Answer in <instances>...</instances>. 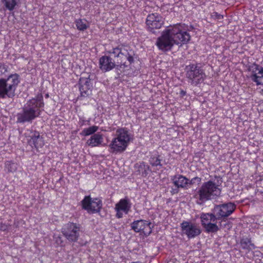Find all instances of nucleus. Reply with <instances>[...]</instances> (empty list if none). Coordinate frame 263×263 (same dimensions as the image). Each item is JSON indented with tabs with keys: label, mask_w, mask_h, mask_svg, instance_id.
<instances>
[{
	"label": "nucleus",
	"mask_w": 263,
	"mask_h": 263,
	"mask_svg": "<svg viewBox=\"0 0 263 263\" xmlns=\"http://www.w3.org/2000/svg\"><path fill=\"white\" fill-rule=\"evenodd\" d=\"M202 227L209 233H214L218 230L216 224L217 218L213 214L202 213L200 216Z\"/></svg>",
	"instance_id": "1a4fd4ad"
},
{
	"label": "nucleus",
	"mask_w": 263,
	"mask_h": 263,
	"mask_svg": "<svg viewBox=\"0 0 263 263\" xmlns=\"http://www.w3.org/2000/svg\"><path fill=\"white\" fill-rule=\"evenodd\" d=\"M7 71V66L4 64H0V77L3 76Z\"/></svg>",
	"instance_id": "7c9ffc66"
},
{
	"label": "nucleus",
	"mask_w": 263,
	"mask_h": 263,
	"mask_svg": "<svg viewBox=\"0 0 263 263\" xmlns=\"http://www.w3.org/2000/svg\"><path fill=\"white\" fill-rule=\"evenodd\" d=\"M164 18L158 13H153L147 15L146 25L150 31L160 28L164 24Z\"/></svg>",
	"instance_id": "f8f14e48"
},
{
	"label": "nucleus",
	"mask_w": 263,
	"mask_h": 263,
	"mask_svg": "<svg viewBox=\"0 0 263 263\" xmlns=\"http://www.w3.org/2000/svg\"><path fill=\"white\" fill-rule=\"evenodd\" d=\"M196 180L199 181L200 179L198 177H195L191 180H189L187 178L181 175H176L172 179L173 183L175 186L178 188L185 189L189 188L190 185Z\"/></svg>",
	"instance_id": "dca6fc26"
},
{
	"label": "nucleus",
	"mask_w": 263,
	"mask_h": 263,
	"mask_svg": "<svg viewBox=\"0 0 263 263\" xmlns=\"http://www.w3.org/2000/svg\"><path fill=\"white\" fill-rule=\"evenodd\" d=\"M132 140V135L126 128L118 129L115 137L109 145L110 152L116 154L124 152Z\"/></svg>",
	"instance_id": "f03ea898"
},
{
	"label": "nucleus",
	"mask_w": 263,
	"mask_h": 263,
	"mask_svg": "<svg viewBox=\"0 0 263 263\" xmlns=\"http://www.w3.org/2000/svg\"><path fill=\"white\" fill-rule=\"evenodd\" d=\"M131 208V203L127 199H121L116 204L115 210L116 212V217L121 218L123 214L128 213Z\"/></svg>",
	"instance_id": "f3484780"
},
{
	"label": "nucleus",
	"mask_w": 263,
	"mask_h": 263,
	"mask_svg": "<svg viewBox=\"0 0 263 263\" xmlns=\"http://www.w3.org/2000/svg\"><path fill=\"white\" fill-rule=\"evenodd\" d=\"M80 91L82 96H88L90 94L91 92V88L85 87L84 85H82V86H80Z\"/></svg>",
	"instance_id": "cd10ccee"
},
{
	"label": "nucleus",
	"mask_w": 263,
	"mask_h": 263,
	"mask_svg": "<svg viewBox=\"0 0 263 263\" xmlns=\"http://www.w3.org/2000/svg\"><path fill=\"white\" fill-rule=\"evenodd\" d=\"M151 223L144 220L134 221L132 223V228L136 232L143 233L144 235H148L152 232Z\"/></svg>",
	"instance_id": "4468645a"
},
{
	"label": "nucleus",
	"mask_w": 263,
	"mask_h": 263,
	"mask_svg": "<svg viewBox=\"0 0 263 263\" xmlns=\"http://www.w3.org/2000/svg\"><path fill=\"white\" fill-rule=\"evenodd\" d=\"M250 78L257 85L261 86L263 85V68L255 65L252 70Z\"/></svg>",
	"instance_id": "a211bd4d"
},
{
	"label": "nucleus",
	"mask_w": 263,
	"mask_h": 263,
	"mask_svg": "<svg viewBox=\"0 0 263 263\" xmlns=\"http://www.w3.org/2000/svg\"><path fill=\"white\" fill-rule=\"evenodd\" d=\"M80 86L84 85L85 87L91 88L92 83L91 80L89 78L82 77L80 79L79 81Z\"/></svg>",
	"instance_id": "a878e982"
},
{
	"label": "nucleus",
	"mask_w": 263,
	"mask_h": 263,
	"mask_svg": "<svg viewBox=\"0 0 263 263\" xmlns=\"http://www.w3.org/2000/svg\"><path fill=\"white\" fill-rule=\"evenodd\" d=\"M235 208V204L229 202L216 206L214 211L215 214L220 217H227L234 211Z\"/></svg>",
	"instance_id": "2eb2a0df"
},
{
	"label": "nucleus",
	"mask_w": 263,
	"mask_h": 263,
	"mask_svg": "<svg viewBox=\"0 0 263 263\" xmlns=\"http://www.w3.org/2000/svg\"><path fill=\"white\" fill-rule=\"evenodd\" d=\"M111 53H112L115 55V57H117L119 59L117 60V61H121V60L122 59V54H123L124 53H122L120 49L116 48L112 49V51L110 52Z\"/></svg>",
	"instance_id": "c85d7f7f"
},
{
	"label": "nucleus",
	"mask_w": 263,
	"mask_h": 263,
	"mask_svg": "<svg viewBox=\"0 0 263 263\" xmlns=\"http://www.w3.org/2000/svg\"><path fill=\"white\" fill-rule=\"evenodd\" d=\"M89 122L88 121H85L82 119H80L79 122V124L80 126H82L84 125H86V123L88 124Z\"/></svg>",
	"instance_id": "473e14b6"
},
{
	"label": "nucleus",
	"mask_w": 263,
	"mask_h": 263,
	"mask_svg": "<svg viewBox=\"0 0 263 263\" xmlns=\"http://www.w3.org/2000/svg\"><path fill=\"white\" fill-rule=\"evenodd\" d=\"M80 227L74 223H68L62 229L64 236L70 241H76L80 235Z\"/></svg>",
	"instance_id": "9b49d317"
},
{
	"label": "nucleus",
	"mask_w": 263,
	"mask_h": 263,
	"mask_svg": "<svg viewBox=\"0 0 263 263\" xmlns=\"http://www.w3.org/2000/svg\"><path fill=\"white\" fill-rule=\"evenodd\" d=\"M77 29L80 31L86 30L89 26V23L85 20L79 19L76 21Z\"/></svg>",
	"instance_id": "4be33fe9"
},
{
	"label": "nucleus",
	"mask_w": 263,
	"mask_h": 263,
	"mask_svg": "<svg viewBox=\"0 0 263 263\" xmlns=\"http://www.w3.org/2000/svg\"><path fill=\"white\" fill-rule=\"evenodd\" d=\"M151 164L154 166H158L160 165V160L157 156L151 157L149 160Z\"/></svg>",
	"instance_id": "c756f323"
},
{
	"label": "nucleus",
	"mask_w": 263,
	"mask_h": 263,
	"mask_svg": "<svg viewBox=\"0 0 263 263\" xmlns=\"http://www.w3.org/2000/svg\"><path fill=\"white\" fill-rule=\"evenodd\" d=\"M221 190L213 181H208L202 184L197 193V197L201 201H205L219 196Z\"/></svg>",
	"instance_id": "39448f33"
},
{
	"label": "nucleus",
	"mask_w": 263,
	"mask_h": 263,
	"mask_svg": "<svg viewBox=\"0 0 263 263\" xmlns=\"http://www.w3.org/2000/svg\"><path fill=\"white\" fill-rule=\"evenodd\" d=\"M5 169L8 172H14L17 170V164L12 161H7L5 163Z\"/></svg>",
	"instance_id": "bb28decb"
},
{
	"label": "nucleus",
	"mask_w": 263,
	"mask_h": 263,
	"mask_svg": "<svg viewBox=\"0 0 263 263\" xmlns=\"http://www.w3.org/2000/svg\"><path fill=\"white\" fill-rule=\"evenodd\" d=\"M262 88H261V93L263 95V85L261 86Z\"/></svg>",
	"instance_id": "c9c22d12"
},
{
	"label": "nucleus",
	"mask_w": 263,
	"mask_h": 263,
	"mask_svg": "<svg viewBox=\"0 0 263 263\" xmlns=\"http://www.w3.org/2000/svg\"><path fill=\"white\" fill-rule=\"evenodd\" d=\"M8 229V226L4 224H1L0 226V230L2 231H6Z\"/></svg>",
	"instance_id": "72a5a7b5"
},
{
	"label": "nucleus",
	"mask_w": 263,
	"mask_h": 263,
	"mask_svg": "<svg viewBox=\"0 0 263 263\" xmlns=\"http://www.w3.org/2000/svg\"><path fill=\"white\" fill-rule=\"evenodd\" d=\"M19 82V76L16 73L10 74L6 79H0V98L13 97Z\"/></svg>",
	"instance_id": "7ed1b4c3"
},
{
	"label": "nucleus",
	"mask_w": 263,
	"mask_h": 263,
	"mask_svg": "<svg viewBox=\"0 0 263 263\" xmlns=\"http://www.w3.org/2000/svg\"><path fill=\"white\" fill-rule=\"evenodd\" d=\"M54 239H55V243H57V245L58 246H60V245H61L62 244V240L61 237H60V236H57V237L54 236Z\"/></svg>",
	"instance_id": "2f4dec72"
},
{
	"label": "nucleus",
	"mask_w": 263,
	"mask_h": 263,
	"mask_svg": "<svg viewBox=\"0 0 263 263\" xmlns=\"http://www.w3.org/2000/svg\"><path fill=\"white\" fill-rule=\"evenodd\" d=\"M240 247L243 249L251 250L254 246L249 239L246 238L241 239Z\"/></svg>",
	"instance_id": "393cba45"
},
{
	"label": "nucleus",
	"mask_w": 263,
	"mask_h": 263,
	"mask_svg": "<svg viewBox=\"0 0 263 263\" xmlns=\"http://www.w3.org/2000/svg\"><path fill=\"white\" fill-rule=\"evenodd\" d=\"M181 228L183 233L189 238L195 237L201 233L199 227L196 223L191 222H182L181 224Z\"/></svg>",
	"instance_id": "ddd939ff"
},
{
	"label": "nucleus",
	"mask_w": 263,
	"mask_h": 263,
	"mask_svg": "<svg viewBox=\"0 0 263 263\" xmlns=\"http://www.w3.org/2000/svg\"><path fill=\"white\" fill-rule=\"evenodd\" d=\"M24 135L27 138L28 144L32 147H34L38 149L44 145V139L40 136L39 132L27 130Z\"/></svg>",
	"instance_id": "9d476101"
},
{
	"label": "nucleus",
	"mask_w": 263,
	"mask_h": 263,
	"mask_svg": "<svg viewBox=\"0 0 263 263\" xmlns=\"http://www.w3.org/2000/svg\"><path fill=\"white\" fill-rule=\"evenodd\" d=\"M82 208L88 213L99 212L102 205V201L97 198H92L86 196L81 201Z\"/></svg>",
	"instance_id": "0eeeda50"
},
{
	"label": "nucleus",
	"mask_w": 263,
	"mask_h": 263,
	"mask_svg": "<svg viewBox=\"0 0 263 263\" xmlns=\"http://www.w3.org/2000/svg\"><path fill=\"white\" fill-rule=\"evenodd\" d=\"M98 127L97 126H92L83 129L81 134L84 136H87L94 134L98 130Z\"/></svg>",
	"instance_id": "b1692460"
},
{
	"label": "nucleus",
	"mask_w": 263,
	"mask_h": 263,
	"mask_svg": "<svg viewBox=\"0 0 263 263\" xmlns=\"http://www.w3.org/2000/svg\"><path fill=\"white\" fill-rule=\"evenodd\" d=\"M173 193L175 194V193H176L178 192V191L177 190H174L173 191Z\"/></svg>",
	"instance_id": "f704fd0d"
},
{
	"label": "nucleus",
	"mask_w": 263,
	"mask_h": 263,
	"mask_svg": "<svg viewBox=\"0 0 263 263\" xmlns=\"http://www.w3.org/2000/svg\"><path fill=\"white\" fill-rule=\"evenodd\" d=\"M44 105L42 95H37L35 98L28 101L22 111L17 114V122H31L40 115L41 108L44 107Z\"/></svg>",
	"instance_id": "f257e3e1"
},
{
	"label": "nucleus",
	"mask_w": 263,
	"mask_h": 263,
	"mask_svg": "<svg viewBox=\"0 0 263 263\" xmlns=\"http://www.w3.org/2000/svg\"><path fill=\"white\" fill-rule=\"evenodd\" d=\"M156 45L162 51L170 50L175 45L168 28L162 32L161 36L157 40Z\"/></svg>",
	"instance_id": "423d86ee"
},
{
	"label": "nucleus",
	"mask_w": 263,
	"mask_h": 263,
	"mask_svg": "<svg viewBox=\"0 0 263 263\" xmlns=\"http://www.w3.org/2000/svg\"><path fill=\"white\" fill-rule=\"evenodd\" d=\"M122 59L121 61H117V64H119L121 65H123L124 66H126V61H127L129 64H131L134 61V59L132 55L127 54H122Z\"/></svg>",
	"instance_id": "5701e85b"
},
{
	"label": "nucleus",
	"mask_w": 263,
	"mask_h": 263,
	"mask_svg": "<svg viewBox=\"0 0 263 263\" xmlns=\"http://www.w3.org/2000/svg\"><path fill=\"white\" fill-rule=\"evenodd\" d=\"M175 45L182 46L191 39L187 26L184 24H177L168 27Z\"/></svg>",
	"instance_id": "20e7f679"
},
{
	"label": "nucleus",
	"mask_w": 263,
	"mask_h": 263,
	"mask_svg": "<svg viewBox=\"0 0 263 263\" xmlns=\"http://www.w3.org/2000/svg\"><path fill=\"white\" fill-rule=\"evenodd\" d=\"M115 62L108 56H103L99 60L100 68L104 71H108L115 67Z\"/></svg>",
	"instance_id": "6ab92c4d"
},
{
	"label": "nucleus",
	"mask_w": 263,
	"mask_h": 263,
	"mask_svg": "<svg viewBox=\"0 0 263 263\" xmlns=\"http://www.w3.org/2000/svg\"><path fill=\"white\" fill-rule=\"evenodd\" d=\"M187 77L193 85H197L203 82L206 76L202 69L192 64L187 71Z\"/></svg>",
	"instance_id": "6e6552de"
},
{
	"label": "nucleus",
	"mask_w": 263,
	"mask_h": 263,
	"mask_svg": "<svg viewBox=\"0 0 263 263\" xmlns=\"http://www.w3.org/2000/svg\"><path fill=\"white\" fill-rule=\"evenodd\" d=\"M103 142V135L101 134H95L87 140V144L91 147L99 146Z\"/></svg>",
	"instance_id": "aec40b11"
},
{
	"label": "nucleus",
	"mask_w": 263,
	"mask_h": 263,
	"mask_svg": "<svg viewBox=\"0 0 263 263\" xmlns=\"http://www.w3.org/2000/svg\"><path fill=\"white\" fill-rule=\"evenodd\" d=\"M18 2L19 0H2L4 6L9 11L13 10Z\"/></svg>",
	"instance_id": "412c9836"
}]
</instances>
